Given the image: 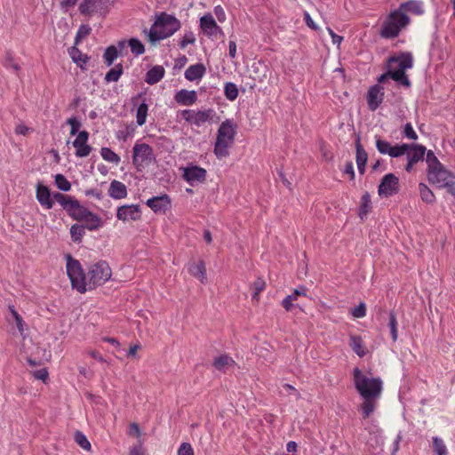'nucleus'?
Masks as SVG:
<instances>
[{"label":"nucleus","mask_w":455,"mask_h":455,"mask_svg":"<svg viewBox=\"0 0 455 455\" xmlns=\"http://www.w3.org/2000/svg\"><path fill=\"white\" fill-rule=\"evenodd\" d=\"M409 23L410 18L404 12L399 9L394 10L384 20L379 34L383 38H395Z\"/></svg>","instance_id":"39448f33"},{"label":"nucleus","mask_w":455,"mask_h":455,"mask_svg":"<svg viewBox=\"0 0 455 455\" xmlns=\"http://www.w3.org/2000/svg\"><path fill=\"white\" fill-rule=\"evenodd\" d=\"M385 97L384 87L379 84L371 85L366 94L368 108L371 111H376L382 104Z\"/></svg>","instance_id":"ddd939ff"},{"label":"nucleus","mask_w":455,"mask_h":455,"mask_svg":"<svg viewBox=\"0 0 455 455\" xmlns=\"http://www.w3.org/2000/svg\"><path fill=\"white\" fill-rule=\"evenodd\" d=\"M410 149L409 144H401V145H395L391 146V149L388 153V156L391 157H399L406 154Z\"/></svg>","instance_id":"c03bdc74"},{"label":"nucleus","mask_w":455,"mask_h":455,"mask_svg":"<svg viewBox=\"0 0 455 455\" xmlns=\"http://www.w3.org/2000/svg\"><path fill=\"white\" fill-rule=\"evenodd\" d=\"M84 221H85V228L91 231L97 230L101 225L100 218L92 212Z\"/></svg>","instance_id":"4c0bfd02"},{"label":"nucleus","mask_w":455,"mask_h":455,"mask_svg":"<svg viewBox=\"0 0 455 455\" xmlns=\"http://www.w3.org/2000/svg\"><path fill=\"white\" fill-rule=\"evenodd\" d=\"M265 281L260 277L257 278L253 283L254 292L252 294V298H257L259 292H261L265 289Z\"/></svg>","instance_id":"4d7b16f0"},{"label":"nucleus","mask_w":455,"mask_h":455,"mask_svg":"<svg viewBox=\"0 0 455 455\" xmlns=\"http://www.w3.org/2000/svg\"><path fill=\"white\" fill-rule=\"evenodd\" d=\"M108 195L113 199L125 198L127 196V188L123 182L115 180L110 183Z\"/></svg>","instance_id":"4be33fe9"},{"label":"nucleus","mask_w":455,"mask_h":455,"mask_svg":"<svg viewBox=\"0 0 455 455\" xmlns=\"http://www.w3.org/2000/svg\"><path fill=\"white\" fill-rule=\"evenodd\" d=\"M349 345L359 357H363L366 355V347L360 336L351 335Z\"/></svg>","instance_id":"c85d7f7f"},{"label":"nucleus","mask_w":455,"mask_h":455,"mask_svg":"<svg viewBox=\"0 0 455 455\" xmlns=\"http://www.w3.org/2000/svg\"><path fill=\"white\" fill-rule=\"evenodd\" d=\"M175 101L181 106H192L197 100V93L196 91H188L182 89L174 96Z\"/></svg>","instance_id":"aec40b11"},{"label":"nucleus","mask_w":455,"mask_h":455,"mask_svg":"<svg viewBox=\"0 0 455 455\" xmlns=\"http://www.w3.org/2000/svg\"><path fill=\"white\" fill-rule=\"evenodd\" d=\"M375 140L378 151L382 155H388L392 145L388 141L381 140L379 136H375Z\"/></svg>","instance_id":"09e8293b"},{"label":"nucleus","mask_w":455,"mask_h":455,"mask_svg":"<svg viewBox=\"0 0 455 455\" xmlns=\"http://www.w3.org/2000/svg\"><path fill=\"white\" fill-rule=\"evenodd\" d=\"M206 72V68L204 64L202 63H196L194 65L189 66L185 73L184 76L188 81H196L200 80Z\"/></svg>","instance_id":"412c9836"},{"label":"nucleus","mask_w":455,"mask_h":455,"mask_svg":"<svg viewBox=\"0 0 455 455\" xmlns=\"http://www.w3.org/2000/svg\"><path fill=\"white\" fill-rule=\"evenodd\" d=\"M69 55L72 59V60L77 65L79 66L82 69H84V65L87 63L88 61V57L86 54H84L81 51H79L77 48L76 47H72L70 50H69Z\"/></svg>","instance_id":"2f4dec72"},{"label":"nucleus","mask_w":455,"mask_h":455,"mask_svg":"<svg viewBox=\"0 0 455 455\" xmlns=\"http://www.w3.org/2000/svg\"><path fill=\"white\" fill-rule=\"evenodd\" d=\"M353 379L356 391L363 398L361 411L363 419L372 414L377 406V401L383 390L380 378H373L364 374L359 368L353 370Z\"/></svg>","instance_id":"f257e3e1"},{"label":"nucleus","mask_w":455,"mask_h":455,"mask_svg":"<svg viewBox=\"0 0 455 455\" xmlns=\"http://www.w3.org/2000/svg\"><path fill=\"white\" fill-rule=\"evenodd\" d=\"M426 148L419 144L410 145V149L407 152V160H411L412 163H418L423 160L426 154Z\"/></svg>","instance_id":"393cba45"},{"label":"nucleus","mask_w":455,"mask_h":455,"mask_svg":"<svg viewBox=\"0 0 455 455\" xmlns=\"http://www.w3.org/2000/svg\"><path fill=\"white\" fill-rule=\"evenodd\" d=\"M351 315L355 318H363L366 315V305L363 302H360L358 306L351 310Z\"/></svg>","instance_id":"3c124183"},{"label":"nucleus","mask_w":455,"mask_h":455,"mask_svg":"<svg viewBox=\"0 0 455 455\" xmlns=\"http://www.w3.org/2000/svg\"><path fill=\"white\" fill-rule=\"evenodd\" d=\"M397 325H398V323H397L396 316H395V313L391 312L389 314L388 326L390 328L391 337H392V339L394 342L397 340V337H398Z\"/></svg>","instance_id":"8fccbe9b"},{"label":"nucleus","mask_w":455,"mask_h":455,"mask_svg":"<svg viewBox=\"0 0 455 455\" xmlns=\"http://www.w3.org/2000/svg\"><path fill=\"white\" fill-rule=\"evenodd\" d=\"M52 198L54 199V201L59 203L60 204V206L65 211H67L68 213L69 212V211L73 207V204H75V203L77 201L76 199H75V198H73V197H71L69 196L61 194L60 192L53 193L52 194Z\"/></svg>","instance_id":"cd10ccee"},{"label":"nucleus","mask_w":455,"mask_h":455,"mask_svg":"<svg viewBox=\"0 0 455 455\" xmlns=\"http://www.w3.org/2000/svg\"><path fill=\"white\" fill-rule=\"evenodd\" d=\"M146 204L155 213L165 214L172 208V199L167 194H163L148 199Z\"/></svg>","instance_id":"4468645a"},{"label":"nucleus","mask_w":455,"mask_h":455,"mask_svg":"<svg viewBox=\"0 0 455 455\" xmlns=\"http://www.w3.org/2000/svg\"><path fill=\"white\" fill-rule=\"evenodd\" d=\"M399 191V179L393 173L386 174L379 185V196L389 197Z\"/></svg>","instance_id":"f8f14e48"},{"label":"nucleus","mask_w":455,"mask_h":455,"mask_svg":"<svg viewBox=\"0 0 455 455\" xmlns=\"http://www.w3.org/2000/svg\"><path fill=\"white\" fill-rule=\"evenodd\" d=\"M180 21L173 15L161 12L150 28L148 38L156 43L172 36L180 28Z\"/></svg>","instance_id":"7ed1b4c3"},{"label":"nucleus","mask_w":455,"mask_h":455,"mask_svg":"<svg viewBox=\"0 0 455 455\" xmlns=\"http://www.w3.org/2000/svg\"><path fill=\"white\" fill-rule=\"evenodd\" d=\"M111 275V268L106 261L100 260L91 265L88 270V291L102 285L110 279Z\"/></svg>","instance_id":"0eeeda50"},{"label":"nucleus","mask_w":455,"mask_h":455,"mask_svg":"<svg viewBox=\"0 0 455 455\" xmlns=\"http://www.w3.org/2000/svg\"><path fill=\"white\" fill-rule=\"evenodd\" d=\"M433 449L437 455H447L448 451L443 440L438 436L433 437Z\"/></svg>","instance_id":"37998d69"},{"label":"nucleus","mask_w":455,"mask_h":455,"mask_svg":"<svg viewBox=\"0 0 455 455\" xmlns=\"http://www.w3.org/2000/svg\"><path fill=\"white\" fill-rule=\"evenodd\" d=\"M304 20L307 26L312 28L313 30L318 29L317 25L314 22L313 19L311 18L310 14L307 12H304Z\"/></svg>","instance_id":"338daca9"},{"label":"nucleus","mask_w":455,"mask_h":455,"mask_svg":"<svg viewBox=\"0 0 455 455\" xmlns=\"http://www.w3.org/2000/svg\"><path fill=\"white\" fill-rule=\"evenodd\" d=\"M33 376L40 380L45 381L48 379V371L46 368H42L33 372Z\"/></svg>","instance_id":"e2e57ef3"},{"label":"nucleus","mask_w":455,"mask_h":455,"mask_svg":"<svg viewBox=\"0 0 455 455\" xmlns=\"http://www.w3.org/2000/svg\"><path fill=\"white\" fill-rule=\"evenodd\" d=\"M85 234V227L84 225L74 224L70 228V235L74 243H79Z\"/></svg>","instance_id":"f704fd0d"},{"label":"nucleus","mask_w":455,"mask_h":455,"mask_svg":"<svg viewBox=\"0 0 455 455\" xmlns=\"http://www.w3.org/2000/svg\"><path fill=\"white\" fill-rule=\"evenodd\" d=\"M91 212L87 208L83 206L78 201L73 204V207L68 212V215L76 220L83 221L85 218L88 217V214Z\"/></svg>","instance_id":"bb28decb"},{"label":"nucleus","mask_w":455,"mask_h":455,"mask_svg":"<svg viewBox=\"0 0 455 455\" xmlns=\"http://www.w3.org/2000/svg\"><path fill=\"white\" fill-rule=\"evenodd\" d=\"M196 42V37H195V35L193 34V32L191 31H188L187 33L184 34L180 43V46L181 49H184L186 48L188 44H195Z\"/></svg>","instance_id":"603ef678"},{"label":"nucleus","mask_w":455,"mask_h":455,"mask_svg":"<svg viewBox=\"0 0 455 455\" xmlns=\"http://www.w3.org/2000/svg\"><path fill=\"white\" fill-rule=\"evenodd\" d=\"M237 125L232 119H226L218 129L214 154L218 159L229 155L228 148L234 143Z\"/></svg>","instance_id":"20e7f679"},{"label":"nucleus","mask_w":455,"mask_h":455,"mask_svg":"<svg viewBox=\"0 0 455 455\" xmlns=\"http://www.w3.org/2000/svg\"><path fill=\"white\" fill-rule=\"evenodd\" d=\"M306 296L307 295V289L305 287H300L299 289H295L291 294L287 295L290 297V299L291 301L296 300L299 296Z\"/></svg>","instance_id":"680f3d73"},{"label":"nucleus","mask_w":455,"mask_h":455,"mask_svg":"<svg viewBox=\"0 0 455 455\" xmlns=\"http://www.w3.org/2000/svg\"><path fill=\"white\" fill-rule=\"evenodd\" d=\"M128 46H130L132 52L136 56L141 55L145 52L144 44L138 38L129 39Z\"/></svg>","instance_id":"79ce46f5"},{"label":"nucleus","mask_w":455,"mask_h":455,"mask_svg":"<svg viewBox=\"0 0 455 455\" xmlns=\"http://www.w3.org/2000/svg\"><path fill=\"white\" fill-rule=\"evenodd\" d=\"M127 46H128V41H126V40H120L119 42H117V44L116 45H114V47L116 49V51L120 56H122L124 54V52Z\"/></svg>","instance_id":"774afa93"},{"label":"nucleus","mask_w":455,"mask_h":455,"mask_svg":"<svg viewBox=\"0 0 455 455\" xmlns=\"http://www.w3.org/2000/svg\"><path fill=\"white\" fill-rule=\"evenodd\" d=\"M116 218L123 222L136 221L141 218V210L138 204H124L117 208Z\"/></svg>","instance_id":"2eb2a0df"},{"label":"nucleus","mask_w":455,"mask_h":455,"mask_svg":"<svg viewBox=\"0 0 455 455\" xmlns=\"http://www.w3.org/2000/svg\"><path fill=\"white\" fill-rule=\"evenodd\" d=\"M427 179L430 183L435 184L438 188H447L449 191L455 185V175L443 164L435 170L427 171Z\"/></svg>","instance_id":"1a4fd4ad"},{"label":"nucleus","mask_w":455,"mask_h":455,"mask_svg":"<svg viewBox=\"0 0 455 455\" xmlns=\"http://www.w3.org/2000/svg\"><path fill=\"white\" fill-rule=\"evenodd\" d=\"M413 67V57L409 52H404L396 56H391L387 60V71L377 78L378 84H383L387 78H391L398 84L406 88L411 87V81L405 70Z\"/></svg>","instance_id":"f03ea898"},{"label":"nucleus","mask_w":455,"mask_h":455,"mask_svg":"<svg viewBox=\"0 0 455 455\" xmlns=\"http://www.w3.org/2000/svg\"><path fill=\"white\" fill-rule=\"evenodd\" d=\"M154 160L153 148L147 143L136 141L132 148V164L140 171Z\"/></svg>","instance_id":"6e6552de"},{"label":"nucleus","mask_w":455,"mask_h":455,"mask_svg":"<svg viewBox=\"0 0 455 455\" xmlns=\"http://www.w3.org/2000/svg\"><path fill=\"white\" fill-rule=\"evenodd\" d=\"M200 28L203 33L211 39L224 35L222 28L217 24L212 13L208 12L200 18Z\"/></svg>","instance_id":"9b49d317"},{"label":"nucleus","mask_w":455,"mask_h":455,"mask_svg":"<svg viewBox=\"0 0 455 455\" xmlns=\"http://www.w3.org/2000/svg\"><path fill=\"white\" fill-rule=\"evenodd\" d=\"M403 135L406 138L412 140H416L418 139V135H417L416 132L414 131L411 123H407L404 125Z\"/></svg>","instance_id":"13d9d810"},{"label":"nucleus","mask_w":455,"mask_h":455,"mask_svg":"<svg viewBox=\"0 0 455 455\" xmlns=\"http://www.w3.org/2000/svg\"><path fill=\"white\" fill-rule=\"evenodd\" d=\"M67 124L70 125V128H71L70 134L71 135L78 134V131L81 127V123L76 116L68 118L67 120Z\"/></svg>","instance_id":"864d4df0"},{"label":"nucleus","mask_w":455,"mask_h":455,"mask_svg":"<svg viewBox=\"0 0 455 455\" xmlns=\"http://www.w3.org/2000/svg\"><path fill=\"white\" fill-rule=\"evenodd\" d=\"M124 73L123 65L121 63L116 64L105 75L106 83L117 82Z\"/></svg>","instance_id":"473e14b6"},{"label":"nucleus","mask_w":455,"mask_h":455,"mask_svg":"<svg viewBox=\"0 0 455 455\" xmlns=\"http://www.w3.org/2000/svg\"><path fill=\"white\" fill-rule=\"evenodd\" d=\"M100 156L105 161L116 164H119L121 160L120 156L109 148H102L100 149Z\"/></svg>","instance_id":"58836bf2"},{"label":"nucleus","mask_w":455,"mask_h":455,"mask_svg":"<svg viewBox=\"0 0 455 455\" xmlns=\"http://www.w3.org/2000/svg\"><path fill=\"white\" fill-rule=\"evenodd\" d=\"M398 9L404 13L405 12H410L416 15H421L424 13L423 3L419 0H409L402 3Z\"/></svg>","instance_id":"5701e85b"},{"label":"nucleus","mask_w":455,"mask_h":455,"mask_svg":"<svg viewBox=\"0 0 455 455\" xmlns=\"http://www.w3.org/2000/svg\"><path fill=\"white\" fill-rule=\"evenodd\" d=\"M238 92V88L235 84L232 82H228L225 84L224 94L228 100L234 101L237 98Z\"/></svg>","instance_id":"ea45409f"},{"label":"nucleus","mask_w":455,"mask_h":455,"mask_svg":"<svg viewBox=\"0 0 455 455\" xmlns=\"http://www.w3.org/2000/svg\"><path fill=\"white\" fill-rule=\"evenodd\" d=\"M108 4V0H84L79 5V11L82 14L90 15L104 12Z\"/></svg>","instance_id":"dca6fc26"},{"label":"nucleus","mask_w":455,"mask_h":455,"mask_svg":"<svg viewBox=\"0 0 455 455\" xmlns=\"http://www.w3.org/2000/svg\"><path fill=\"white\" fill-rule=\"evenodd\" d=\"M213 12L219 22L223 23L226 20V12L221 5H216L213 9Z\"/></svg>","instance_id":"bf43d9fd"},{"label":"nucleus","mask_w":455,"mask_h":455,"mask_svg":"<svg viewBox=\"0 0 455 455\" xmlns=\"http://www.w3.org/2000/svg\"><path fill=\"white\" fill-rule=\"evenodd\" d=\"M183 177L191 185L203 182L206 178V170L197 165H189L184 169Z\"/></svg>","instance_id":"a211bd4d"},{"label":"nucleus","mask_w":455,"mask_h":455,"mask_svg":"<svg viewBox=\"0 0 455 455\" xmlns=\"http://www.w3.org/2000/svg\"><path fill=\"white\" fill-rule=\"evenodd\" d=\"M55 184L61 191L68 192L71 189V183L62 174H57L55 176Z\"/></svg>","instance_id":"a18cd8bd"},{"label":"nucleus","mask_w":455,"mask_h":455,"mask_svg":"<svg viewBox=\"0 0 455 455\" xmlns=\"http://www.w3.org/2000/svg\"><path fill=\"white\" fill-rule=\"evenodd\" d=\"M419 190L420 198L426 204H433L435 200V196L432 190L424 183L419 184Z\"/></svg>","instance_id":"72a5a7b5"},{"label":"nucleus","mask_w":455,"mask_h":455,"mask_svg":"<svg viewBox=\"0 0 455 455\" xmlns=\"http://www.w3.org/2000/svg\"><path fill=\"white\" fill-rule=\"evenodd\" d=\"M177 455H195L194 449L189 443H182L178 449Z\"/></svg>","instance_id":"5fc2aeb1"},{"label":"nucleus","mask_w":455,"mask_h":455,"mask_svg":"<svg viewBox=\"0 0 455 455\" xmlns=\"http://www.w3.org/2000/svg\"><path fill=\"white\" fill-rule=\"evenodd\" d=\"M65 259L67 261V274L71 282L72 288L80 293L86 292L88 291V275H85L81 263L70 254H67Z\"/></svg>","instance_id":"423d86ee"},{"label":"nucleus","mask_w":455,"mask_h":455,"mask_svg":"<svg viewBox=\"0 0 455 455\" xmlns=\"http://www.w3.org/2000/svg\"><path fill=\"white\" fill-rule=\"evenodd\" d=\"M164 74L165 70L162 66H154L147 72L145 81L150 85L156 84L164 76Z\"/></svg>","instance_id":"b1692460"},{"label":"nucleus","mask_w":455,"mask_h":455,"mask_svg":"<svg viewBox=\"0 0 455 455\" xmlns=\"http://www.w3.org/2000/svg\"><path fill=\"white\" fill-rule=\"evenodd\" d=\"M118 56L120 55L118 54L116 49L114 47V44L107 47L103 54L105 64L108 67H110Z\"/></svg>","instance_id":"a19ab883"},{"label":"nucleus","mask_w":455,"mask_h":455,"mask_svg":"<svg viewBox=\"0 0 455 455\" xmlns=\"http://www.w3.org/2000/svg\"><path fill=\"white\" fill-rule=\"evenodd\" d=\"M75 441L76 442V443L81 447L83 448L84 450L85 451H90L91 450V443L90 442L88 441L87 437L85 436V435H84L81 431H76L75 433Z\"/></svg>","instance_id":"de8ad7c7"},{"label":"nucleus","mask_w":455,"mask_h":455,"mask_svg":"<svg viewBox=\"0 0 455 455\" xmlns=\"http://www.w3.org/2000/svg\"><path fill=\"white\" fill-rule=\"evenodd\" d=\"M188 272L202 283L206 280V271L204 262L200 260L197 263H193L188 267Z\"/></svg>","instance_id":"c756f323"},{"label":"nucleus","mask_w":455,"mask_h":455,"mask_svg":"<svg viewBox=\"0 0 455 455\" xmlns=\"http://www.w3.org/2000/svg\"><path fill=\"white\" fill-rule=\"evenodd\" d=\"M327 31L331 37L332 44L339 46L343 41V36L335 34V32L331 28H327Z\"/></svg>","instance_id":"0e129e2a"},{"label":"nucleus","mask_w":455,"mask_h":455,"mask_svg":"<svg viewBox=\"0 0 455 455\" xmlns=\"http://www.w3.org/2000/svg\"><path fill=\"white\" fill-rule=\"evenodd\" d=\"M4 66L6 68H12V69H14L16 71L20 69L19 65L14 61L12 54L9 52L6 53Z\"/></svg>","instance_id":"052dcab7"},{"label":"nucleus","mask_w":455,"mask_h":455,"mask_svg":"<svg viewBox=\"0 0 455 455\" xmlns=\"http://www.w3.org/2000/svg\"><path fill=\"white\" fill-rule=\"evenodd\" d=\"M36 197L41 206L44 209L50 210L53 207L54 199L52 198L50 189L46 186L42 184H38L36 186Z\"/></svg>","instance_id":"6ab92c4d"},{"label":"nucleus","mask_w":455,"mask_h":455,"mask_svg":"<svg viewBox=\"0 0 455 455\" xmlns=\"http://www.w3.org/2000/svg\"><path fill=\"white\" fill-rule=\"evenodd\" d=\"M91 31L92 28L89 25H81L76 32V40L78 41L85 38L91 33Z\"/></svg>","instance_id":"6e6d98bb"},{"label":"nucleus","mask_w":455,"mask_h":455,"mask_svg":"<svg viewBox=\"0 0 455 455\" xmlns=\"http://www.w3.org/2000/svg\"><path fill=\"white\" fill-rule=\"evenodd\" d=\"M216 113L212 108L204 110L184 109L180 111L181 117L188 124L197 127L212 121Z\"/></svg>","instance_id":"9d476101"},{"label":"nucleus","mask_w":455,"mask_h":455,"mask_svg":"<svg viewBox=\"0 0 455 455\" xmlns=\"http://www.w3.org/2000/svg\"><path fill=\"white\" fill-rule=\"evenodd\" d=\"M235 365V362L227 355H221L219 357L214 359L213 366L220 371H227L230 369H233Z\"/></svg>","instance_id":"a878e982"},{"label":"nucleus","mask_w":455,"mask_h":455,"mask_svg":"<svg viewBox=\"0 0 455 455\" xmlns=\"http://www.w3.org/2000/svg\"><path fill=\"white\" fill-rule=\"evenodd\" d=\"M89 133L86 131L78 132L76 140L73 141V146L76 148V156L77 157H86L92 151V147L88 145Z\"/></svg>","instance_id":"f3484780"},{"label":"nucleus","mask_w":455,"mask_h":455,"mask_svg":"<svg viewBox=\"0 0 455 455\" xmlns=\"http://www.w3.org/2000/svg\"><path fill=\"white\" fill-rule=\"evenodd\" d=\"M355 149H356V164L357 165H366L368 160V154L364 150L363 147L361 144L360 138H357L355 141Z\"/></svg>","instance_id":"e433bc0d"},{"label":"nucleus","mask_w":455,"mask_h":455,"mask_svg":"<svg viewBox=\"0 0 455 455\" xmlns=\"http://www.w3.org/2000/svg\"><path fill=\"white\" fill-rule=\"evenodd\" d=\"M148 111V106L144 100L138 106L136 110V123L139 126H142L146 123Z\"/></svg>","instance_id":"c9c22d12"},{"label":"nucleus","mask_w":455,"mask_h":455,"mask_svg":"<svg viewBox=\"0 0 455 455\" xmlns=\"http://www.w3.org/2000/svg\"><path fill=\"white\" fill-rule=\"evenodd\" d=\"M371 210V201L369 193H364L361 198V204L359 206L358 215L363 220L367 217Z\"/></svg>","instance_id":"7c9ffc66"},{"label":"nucleus","mask_w":455,"mask_h":455,"mask_svg":"<svg viewBox=\"0 0 455 455\" xmlns=\"http://www.w3.org/2000/svg\"><path fill=\"white\" fill-rule=\"evenodd\" d=\"M130 455H146L143 445L140 443L130 450Z\"/></svg>","instance_id":"69168bd1"},{"label":"nucleus","mask_w":455,"mask_h":455,"mask_svg":"<svg viewBox=\"0 0 455 455\" xmlns=\"http://www.w3.org/2000/svg\"><path fill=\"white\" fill-rule=\"evenodd\" d=\"M426 162L427 164V171L435 170V168L442 165L440 161L435 156V153L431 150L426 152Z\"/></svg>","instance_id":"49530a36"}]
</instances>
